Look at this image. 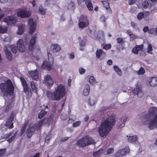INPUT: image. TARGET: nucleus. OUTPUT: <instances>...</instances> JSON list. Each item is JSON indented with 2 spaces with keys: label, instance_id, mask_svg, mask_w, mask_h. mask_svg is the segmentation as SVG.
<instances>
[{
  "label": "nucleus",
  "instance_id": "nucleus-1",
  "mask_svg": "<svg viewBox=\"0 0 157 157\" xmlns=\"http://www.w3.org/2000/svg\"><path fill=\"white\" fill-rule=\"evenodd\" d=\"M141 119L144 124L148 123V128L150 130L155 128L157 126V108H150L147 113H143Z\"/></svg>",
  "mask_w": 157,
  "mask_h": 157
},
{
  "label": "nucleus",
  "instance_id": "nucleus-2",
  "mask_svg": "<svg viewBox=\"0 0 157 157\" xmlns=\"http://www.w3.org/2000/svg\"><path fill=\"white\" fill-rule=\"evenodd\" d=\"M115 122V117L112 115L109 116L102 122L98 129L100 136L105 138L111 130Z\"/></svg>",
  "mask_w": 157,
  "mask_h": 157
},
{
  "label": "nucleus",
  "instance_id": "nucleus-3",
  "mask_svg": "<svg viewBox=\"0 0 157 157\" xmlns=\"http://www.w3.org/2000/svg\"><path fill=\"white\" fill-rule=\"evenodd\" d=\"M65 93V88L61 84H59L55 88V91L53 93L47 91V95L49 100L59 101L64 96Z\"/></svg>",
  "mask_w": 157,
  "mask_h": 157
},
{
  "label": "nucleus",
  "instance_id": "nucleus-4",
  "mask_svg": "<svg viewBox=\"0 0 157 157\" xmlns=\"http://www.w3.org/2000/svg\"><path fill=\"white\" fill-rule=\"evenodd\" d=\"M37 39V34H35L32 36L29 45V50L32 51V54L33 57L36 60L39 59V55L41 53L40 49L39 47L38 46L37 48H33L34 46L35 43Z\"/></svg>",
  "mask_w": 157,
  "mask_h": 157
},
{
  "label": "nucleus",
  "instance_id": "nucleus-5",
  "mask_svg": "<svg viewBox=\"0 0 157 157\" xmlns=\"http://www.w3.org/2000/svg\"><path fill=\"white\" fill-rule=\"evenodd\" d=\"M1 91L4 94L12 96L14 93V87L11 81L8 79L6 83H2L0 84Z\"/></svg>",
  "mask_w": 157,
  "mask_h": 157
},
{
  "label": "nucleus",
  "instance_id": "nucleus-6",
  "mask_svg": "<svg viewBox=\"0 0 157 157\" xmlns=\"http://www.w3.org/2000/svg\"><path fill=\"white\" fill-rule=\"evenodd\" d=\"M48 61L45 60L41 65V68L48 71L51 70V67L53 64V59L52 54L49 52L47 53Z\"/></svg>",
  "mask_w": 157,
  "mask_h": 157
},
{
  "label": "nucleus",
  "instance_id": "nucleus-7",
  "mask_svg": "<svg viewBox=\"0 0 157 157\" xmlns=\"http://www.w3.org/2000/svg\"><path fill=\"white\" fill-rule=\"evenodd\" d=\"M89 25V22L86 15H81L79 17L78 26L80 29H82L85 27H88Z\"/></svg>",
  "mask_w": 157,
  "mask_h": 157
},
{
  "label": "nucleus",
  "instance_id": "nucleus-8",
  "mask_svg": "<svg viewBox=\"0 0 157 157\" xmlns=\"http://www.w3.org/2000/svg\"><path fill=\"white\" fill-rule=\"evenodd\" d=\"M13 113V111L11 112L10 116L7 119L5 124V126L9 129H12L14 127L13 121L16 115L14 114Z\"/></svg>",
  "mask_w": 157,
  "mask_h": 157
},
{
  "label": "nucleus",
  "instance_id": "nucleus-9",
  "mask_svg": "<svg viewBox=\"0 0 157 157\" xmlns=\"http://www.w3.org/2000/svg\"><path fill=\"white\" fill-rule=\"evenodd\" d=\"M82 138L83 142L82 145L84 147L86 146H88L92 144H94L95 143L94 140L88 135H86L83 137Z\"/></svg>",
  "mask_w": 157,
  "mask_h": 157
},
{
  "label": "nucleus",
  "instance_id": "nucleus-10",
  "mask_svg": "<svg viewBox=\"0 0 157 157\" xmlns=\"http://www.w3.org/2000/svg\"><path fill=\"white\" fill-rule=\"evenodd\" d=\"M31 13L26 9H20L17 12V16L21 18H28L31 15Z\"/></svg>",
  "mask_w": 157,
  "mask_h": 157
},
{
  "label": "nucleus",
  "instance_id": "nucleus-11",
  "mask_svg": "<svg viewBox=\"0 0 157 157\" xmlns=\"http://www.w3.org/2000/svg\"><path fill=\"white\" fill-rule=\"evenodd\" d=\"M129 151V149L128 147H125L124 149H120L116 152L114 155L115 157H122L125 155Z\"/></svg>",
  "mask_w": 157,
  "mask_h": 157
},
{
  "label": "nucleus",
  "instance_id": "nucleus-12",
  "mask_svg": "<svg viewBox=\"0 0 157 157\" xmlns=\"http://www.w3.org/2000/svg\"><path fill=\"white\" fill-rule=\"evenodd\" d=\"M29 25L30 26L29 33L32 35L36 28V24L33 19H29L28 21Z\"/></svg>",
  "mask_w": 157,
  "mask_h": 157
},
{
  "label": "nucleus",
  "instance_id": "nucleus-13",
  "mask_svg": "<svg viewBox=\"0 0 157 157\" xmlns=\"http://www.w3.org/2000/svg\"><path fill=\"white\" fill-rule=\"evenodd\" d=\"M4 21L8 25H11L16 23V19L12 16H8L4 19Z\"/></svg>",
  "mask_w": 157,
  "mask_h": 157
},
{
  "label": "nucleus",
  "instance_id": "nucleus-14",
  "mask_svg": "<svg viewBox=\"0 0 157 157\" xmlns=\"http://www.w3.org/2000/svg\"><path fill=\"white\" fill-rule=\"evenodd\" d=\"M44 82L48 86L51 87L54 84V81L51 76L50 75H47L44 78Z\"/></svg>",
  "mask_w": 157,
  "mask_h": 157
},
{
  "label": "nucleus",
  "instance_id": "nucleus-15",
  "mask_svg": "<svg viewBox=\"0 0 157 157\" xmlns=\"http://www.w3.org/2000/svg\"><path fill=\"white\" fill-rule=\"evenodd\" d=\"M37 128V125L36 124H35L32 126L30 125L29 126V128L26 131L27 136L28 137L30 138L31 137Z\"/></svg>",
  "mask_w": 157,
  "mask_h": 157
},
{
  "label": "nucleus",
  "instance_id": "nucleus-16",
  "mask_svg": "<svg viewBox=\"0 0 157 157\" xmlns=\"http://www.w3.org/2000/svg\"><path fill=\"white\" fill-rule=\"evenodd\" d=\"M17 48L18 50L21 52L25 51V48L22 39H19L17 43Z\"/></svg>",
  "mask_w": 157,
  "mask_h": 157
},
{
  "label": "nucleus",
  "instance_id": "nucleus-17",
  "mask_svg": "<svg viewBox=\"0 0 157 157\" xmlns=\"http://www.w3.org/2000/svg\"><path fill=\"white\" fill-rule=\"evenodd\" d=\"M61 49L60 46L57 44H52L51 46V50L53 52H57L61 50Z\"/></svg>",
  "mask_w": 157,
  "mask_h": 157
},
{
  "label": "nucleus",
  "instance_id": "nucleus-18",
  "mask_svg": "<svg viewBox=\"0 0 157 157\" xmlns=\"http://www.w3.org/2000/svg\"><path fill=\"white\" fill-rule=\"evenodd\" d=\"M29 74L33 80L37 81L39 79L38 72L36 70L29 72Z\"/></svg>",
  "mask_w": 157,
  "mask_h": 157
},
{
  "label": "nucleus",
  "instance_id": "nucleus-19",
  "mask_svg": "<svg viewBox=\"0 0 157 157\" xmlns=\"http://www.w3.org/2000/svg\"><path fill=\"white\" fill-rule=\"evenodd\" d=\"M20 79L23 86L24 92H27L28 90L29 86H28L26 81L22 77H20Z\"/></svg>",
  "mask_w": 157,
  "mask_h": 157
},
{
  "label": "nucleus",
  "instance_id": "nucleus-20",
  "mask_svg": "<svg viewBox=\"0 0 157 157\" xmlns=\"http://www.w3.org/2000/svg\"><path fill=\"white\" fill-rule=\"evenodd\" d=\"M149 83L151 86H155L157 85V78L154 77L150 78L149 80Z\"/></svg>",
  "mask_w": 157,
  "mask_h": 157
},
{
  "label": "nucleus",
  "instance_id": "nucleus-21",
  "mask_svg": "<svg viewBox=\"0 0 157 157\" xmlns=\"http://www.w3.org/2000/svg\"><path fill=\"white\" fill-rule=\"evenodd\" d=\"M4 51L7 59L9 61H11L12 60V56L11 52L6 47L5 48Z\"/></svg>",
  "mask_w": 157,
  "mask_h": 157
},
{
  "label": "nucleus",
  "instance_id": "nucleus-22",
  "mask_svg": "<svg viewBox=\"0 0 157 157\" xmlns=\"http://www.w3.org/2000/svg\"><path fill=\"white\" fill-rule=\"evenodd\" d=\"M54 117V115L53 113H51L49 117L47 118H46L45 124H50L52 122Z\"/></svg>",
  "mask_w": 157,
  "mask_h": 157
},
{
  "label": "nucleus",
  "instance_id": "nucleus-23",
  "mask_svg": "<svg viewBox=\"0 0 157 157\" xmlns=\"http://www.w3.org/2000/svg\"><path fill=\"white\" fill-rule=\"evenodd\" d=\"M90 91V87L88 84H86L85 85V88L83 90V94L85 96H87L89 94Z\"/></svg>",
  "mask_w": 157,
  "mask_h": 157
},
{
  "label": "nucleus",
  "instance_id": "nucleus-24",
  "mask_svg": "<svg viewBox=\"0 0 157 157\" xmlns=\"http://www.w3.org/2000/svg\"><path fill=\"white\" fill-rule=\"evenodd\" d=\"M133 93L135 94L138 95L140 94H142L141 89L138 86H136L132 91Z\"/></svg>",
  "mask_w": 157,
  "mask_h": 157
},
{
  "label": "nucleus",
  "instance_id": "nucleus-25",
  "mask_svg": "<svg viewBox=\"0 0 157 157\" xmlns=\"http://www.w3.org/2000/svg\"><path fill=\"white\" fill-rule=\"evenodd\" d=\"M85 3L89 10L92 11L93 10V7L90 0H86Z\"/></svg>",
  "mask_w": 157,
  "mask_h": 157
},
{
  "label": "nucleus",
  "instance_id": "nucleus-26",
  "mask_svg": "<svg viewBox=\"0 0 157 157\" xmlns=\"http://www.w3.org/2000/svg\"><path fill=\"white\" fill-rule=\"evenodd\" d=\"M47 112L45 110V109H42L38 114V118L41 119L47 114Z\"/></svg>",
  "mask_w": 157,
  "mask_h": 157
},
{
  "label": "nucleus",
  "instance_id": "nucleus-27",
  "mask_svg": "<svg viewBox=\"0 0 157 157\" xmlns=\"http://www.w3.org/2000/svg\"><path fill=\"white\" fill-rule=\"evenodd\" d=\"M102 53L104 54H105V52H103L102 49H97L96 52L97 58H99Z\"/></svg>",
  "mask_w": 157,
  "mask_h": 157
},
{
  "label": "nucleus",
  "instance_id": "nucleus-28",
  "mask_svg": "<svg viewBox=\"0 0 157 157\" xmlns=\"http://www.w3.org/2000/svg\"><path fill=\"white\" fill-rule=\"evenodd\" d=\"M102 4L104 6L106 10H108L109 9V11L111 12V10L110 8V6L109 5V3L108 1H102Z\"/></svg>",
  "mask_w": 157,
  "mask_h": 157
},
{
  "label": "nucleus",
  "instance_id": "nucleus-29",
  "mask_svg": "<svg viewBox=\"0 0 157 157\" xmlns=\"http://www.w3.org/2000/svg\"><path fill=\"white\" fill-rule=\"evenodd\" d=\"M127 118H125L123 119L122 121H121L119 122L117 124V127L118 128H121L124 127L125 125V123L127 121Z\"/></svg>",
  "mask_w": 157,
  "mask_h": 157
},
{
  "label": "nucleus",
  "instance_id": "nucleus-30",
  "mask_svg": "<svg viewBox=\"0 0 157 157\" xmlns=\"http://www.w3.org/2000/svg\"><path fill=\"white\" fill-rule=\"evenodd\" d=\"M28 125V123H26L24 124L23 126L22 127L21 129L20 132V136H22L23 134L25 133L27 127Z\"/></svg>",
  "mask_w": 157,
  "mask_h": 157
},
{
  "label": "nucleus",
  "instance_id": "nucleus-31",
  "mask_svg": "<svg viewBox=\"0 0 157 157\" xmlns=\"http://www.w3.org/2000/svg\"><path fill=\"white\" fill-rule=\"evenodd\" d=\"M114 71L120 76L122 75V73L121 69L117 66H115L113 67Z\"/></svg>",
  "mask_w": 157,
  "mask_h": 157
},
{
  "label": "nucleus",
  "instance_id": "nucleus-32",
  "mask_svg": "<svg viewBox=\"0 0 157 157\" xmlns=\"http://www.w3.org/2000/svg\"><path fill=\"white\" fill-rule=\"evenodd\" d=\"M137 137L136 136H130L128 139V141L131 143L135 142L137 140Z\"/></svg>",
  "mask_w": 157,
  "mask_h": 157
},
{
  "label": "nucleus",
  "instance_id": "nucleus-33",
  "mask_svg": "<svg viewBox=\"0 0 157 157\" xmlns=\"http://www.w3.org/2000/svg\"><path fill=\"white\" fill-rule=\"evenodd\" d=\"M31 87L34 93L37 92V88L36 85L35 83H34V82L32 81L30 82Z\"/></svg>",
  "mask_w": 157,
  "mask_h": 157
},
{
  "label": "nucleus",
  "instance_id": "nucleus-34",
  "mask_svg": "<svg viewBox=\"0 0 157 157\" xmlns=\"http://www.w3.org/2000/svg\"><path fill=\"white\" fill-rule=\"evenodd\" d=\"M24 29L23 25H20L18 27V29L17 31V34L18 35H22L24 33Z\"/></svg>",
  "mask_w": 157,
  "mask_h": 157
},
{
  "label": "nucleus",
  "instance_id": "nucleus-35",
  "mask_svg": "<svg viewBox=\"0 0 157 157\" xmlns=\"http://www.w3.org/2000/svg\"><path fill=\"white\" fill-rule=\"evenodd\" d=\"M38 11L40 14L44 15L46 14V10L44 9L42 6H40L39 8Z\"/></svg>",
  "mask_w": 157,
  "mask_h": 157
},
{
  "label": "nucleus",
  "instance_id": "nucleus-36",
  "mask_svg": "<svg viewBox=\"0 0 157 157\" xmlns=\"http://www.w3.org/2000/svg\"><path fill=\"white\" fill-rule=\"evenodd\" d=\"M17 132H15L13 134V135L11 136L10 138H9L7 140V141L9 143H11L15 139L16 135H17Z\"/></svg>",
  "mask_w": 157,
  "mask_h": 157
},
{
  "label": "nucleus",
  "instance_id": "nucleus-37",
  "mask_svg": "<svg viewBox=\"0 0 157 157\" xmlns=\"http://www.w3.org/2000/svg\"><path fill=\"white\" fill-rule=\"evenodd\" d=\"M75 6V4L72 1H71L70 3L68 6L67 9L69 10H73L74 9Z\"/></svg>",
  "mask_w": 157,
  "mask_h": 157
},
{
  "label": "nucleus",
  "instance_id": "nucleus-38",
  "mask_svg": "<svg viewBox=\"0 0 157 157\" xmlns=\"http://www.w3.org/2000/svg\"><path fill=\"white\" fill-rule=\"evenodd\" d=\"M88 103L89 105L91 106H93L95 103L94 97H93L89 98V99Z\"/></svg>",
  "mask_w": 157,
  "mask_h": 157
},
{
  "label": "nucleus",
  "instance_id": "nucleus-39",
  "mask_svg": "<svg viewBox=\"0 0 157 157\" xmlns=\"http://www.w3.org/2000/svg\"><path fill=\"white\" fill-rule=\"evenodd\" d=\"M89 82L92 85H94L96 83V79L93 76L90 77Z\"/></svg>",
  "mask_w": 157,
  "mask_h": 157
},
{
  "label": "nucleus",
  "instance_id": "nucleus-40",
  "mask_svg": "<svg viewBox=\"0 0 157 157\" xmlns=\"http://www.w3.org/2000/svg\"><path fill=\"white\" fill-rule=\"evenodd\" d=\"M7 31V28L6 27H3L0 26V33H5Z\"/></svg>",
  "mask_w": 157,
  "mask_h": 157
},
{
  "label": "nucleus",
  "instance_id": "nucleus-41",
  "mask_svg": "<svg viewBox=\"0 0 157 157\" xmlns=\"http://www.w3.org/2000/svg\"><path fill=\"white\" fill-rule=\"evenodd\" d=\"M82 143H83V140L82 138H81L80 139H79L77 141L76 145L80 147H83L82 145Z\"/></svg>",
  "mask_w": 157,
  "mask_h": 157
},
{
  "label": "nucleus",
  "instance_id": "nucleus-42",
  "mask_svg": "<svg viewBox=\"0 0 157 157\" xmlns=\"http://www.w3.org/2000/svg\"><path fill=\"white\" fill-rule=\"evenodd\" d=\"M12 108V105L10 103L8 104L5 107L4 112L6 113H8Z\"/></svg>",
  "mask_w": 157,
  "mask_h": 157
},
{
  "label": "nucleus",
  "instance_id": "nucleus-43",
  "mask_svg": "<svg viewBox=\"0 0 157 157\" xmlns=\"http://www.w3.org/2000/svg\"><path fill=\"white\" fill-rule=\"evenodd\" d=\"M147 52L150 54H152V51L153 50L152 45L151 44H149L148 45L147 48Z\"/></svg>",
  "mask_w": 157,
  "mask_h": 157
},
{
  "label": "nucleus",
  "instance_id": "nucleus-44",
  "mask_svg": "<svg viewBox=\"0 0 157 157\" xmlns=\"http://www.w3.org/2000/svg\"><path fill=\"white\" fill-rule=\"evenodd\" d=\"M10 48L11 50V51L13 53H16L17 52V48L16 46L13 45H12L10 46Z\"/></svg>",
  "mask_w": 157,
  "mask_h": 157
},
{
  "label": "nucleus",
  "instance_id": "nucleus-45",
  "mask_svg": "<svg viewBox=\"0 0 157 157\" xmlns=\"http://www.w3.org/2000/svg\"><path fill=\"white\" fill-rule=\"evenodd\" d=\"M114 149L113 148H109L106 151H104L103 153L105 155L110 154L113 152Z\"/></svg>",
  "mask_w": 157,
  "mask_h": 157
},
{
  "label": "nucleus",
  "instance_id": "nucleus-46",
  "mask_svg": "<svg viewBox=\"0 0 157 157\" xmlns=\"http://www.w3.org/2000/svg\"><path fill=\"white\" fill-rule=\"evenodd\" d=\"M46 120V118H44L43 119L41 120L38 123V124H36L37 125V128L38 127L39 128H40L42 126L43 124L44 123H45V120Z\"/></svg>",
  "mask_w": 157,
  "mask_h": 157
},
{
  "label": "nucleus",
  "instance_id": "nucleus-47",
  "mask_svg": "<svg viewBox=\"0 0 157 157\" xmlns=\"http://www.w3.org/2000/svg\"><path fill=\"white\" fill-rule=\"evenodd\" d=\"M144 13L143 12H140L137 15V17L138 20H141L144 17Z\"/></svg>",
  "mask_w": 157,
  "mask_h": 157
},
{
  "label": "nucleus",
  "instance_id": "nucleus-48",
  "mask_svg": "<svg viewBox=\"0 0 157 157\" xmlns=\"http://www.w3.org/2000/svg\"><path fill=\"white\" fill-rule=\"evenodd\" d=\"M148 33L149 34L155 35L156 33L155 29L154 28H150Z\"/></svg>",
  "mask_w": 157,
  "mask_h": 157
},
{
  "label": "nucleus",
  "instance_id": "nucleus-49",
  "mask_svg": "<svg viewBox=\"0 0 157 157\" xmlns=\"http://www.w3.org/2000/svg\"><path fill=\"white\" fill-rule=\"evenodd\" d=\"M111 48V44H109L104 45L103 47V49L107 50L110 49Z\"/></svg>",
  "mask_w": 157,
  "mask_h": 157
},
{
  "label": "nucleus",
  "instance_id": "nucleus-50",
  "mask_svg": "<svg viewBox=\"0 0 157 157\" xmlns=\"http://www.w3.org/2000/svg\"><path fill=\"white\" fill-rule=\"evenodd\" d=\"M13 132H10L9 133H6L4 134L2 137V138L3 139H7L9 138L12 135Z\"/></svg>",
  "mask_w": 157,
  "mask_h": 157
},
{
  "label": "nucleus",
  "instance_id": "nucleus-51",
  "mask_svg": "<svg viewBox=\"0 0 157 157\" xmlns=\"http://www.w3.org/2000/svg\"><path fill=\"white\" fill-rule=\"evenodd\" d=\"M86 39H82L79 42V45L81 47H84L86 45Z\"/></svg>",
  "mask_w": 157,
  "mask_h": 157
},
{
  "label": "nucleus",
  "instance_id": "nucleus-52",
  "mask_svg": "<svg viewBox=\"0 0 157 157\" xmlns=\"http://www.w3.org/2000/svg\"><path fill=\"white\" fill-rule=\"evenodd\" d=\"M6 153V149H0V157H3Z\"/></svg>",
  "mask_w": 157,
  "mask_h": 157
},
{
  "label": "nucleus",
  "instance_id": "nucleus-53",
  "mask_svg": "<svg viewBox=\"0 0 157 157\" xmlns=\"http://www.w3.org/2000/svg\"><path fill=\"white\" fill-rule=\"evenodd\" d=\"M145 71L143 68L141 67L139 69L138 71V74L139 75H142L144 74Z\"/></svg>",
  "mask_w": 157,
  "mask_h": 157
},
{
  "label": "nucleus",
  "instance_id": "nucleus-54",
  "mask_svg": "<svg viewBox=\"0 0 157 157\" xmlns=\"http://www.w3.org/2000/svg\"><path fill=\"white\" fill-rule=\"evenodd\" d=\"M81 121H77L73 124V126L75 127H78L81 124Z\"/></svg>",
  "mask_w": 157,
  "mask_h": 157
},
{
  "label": "nucleus",
  "instance_id": "nucleus-55",
  "mask_svg": "<svg viewBox=\"0 0 157 157\" xmlns=\"http://www.w3.org/2000/svg\"><path fill=\"white\" fill-rule=\"evenodd\" d=\"M135 47H136L138 51L141 50L144 48V45L143 44L139 45H136Z\"/></svg>",
  "mask_w": 157,
  "mask_h": 157
},
{
  "label": "nucleus",
  "instance_id": "nucleus-56",
  "mask_svg": "<svg viewBox=\"0 0 157 157\" xmlns=\"http://www.w3.org/2000/svg\"><path fill=\"white\" fill-rule=\"evenodd\" d=\"M100 21L103 23H105L106 18L105 16L103 15H102L100 18Z\"/></svg>",
  "mask_w": 157,
  "mask_h": 157
},
{
  "label": "nucleus",
  "instance_id": "nucleus-57",
  "mask_svg": "<svg viewBox=\"0 0 157 157\" xmlns=\"http://www.w3.org/2000/svg\"><path fill=\"white\" fill-rule=\"evenodd\" d=\"M79 72L80 74H84L86 71L82 67H80L79 68Z\"/></svg>",
  "mask_w": 157,
  "mask_h": 157
},
{
  "label": "nucleus",
  "instance_id": "nucleus-58",
  "mask_svg": "<svg viewBox=\"0 0 157 157\" xmlns=\"http://www.w3.org/2000/svg\"><path fill=\"white\" fill-rule=\"evenodd\" d=\"M143 7L144 8H146L149 5V3L147 1H145L142 4Z\"/></svg>",
  "mask_w": 157,
  "mask_h": 157
},
{
  "label": "nucleus",
  "instance_id": "nucleus-59",
  "mask_svg": "<svg viewBox=\"0 0 157 157\" xmlns=\"http://www.w3.org/2000/svg\"><path fill=\"white\" fill-rule=\"evenodd\" d=\"M132 52L135 54H137L138 53V51L136 47L135 46L132 49Z\"/></svg>",
  "mask_w": 157,
  "mask_h": 157
},
{
  "label": "nucleus",
  "instance_id": "nucleus-60",
  "mask_svg": "<svg viewBox=\"0 0 157 157\" xmlns=\"http://www.w3.org/2000/svg\"><path fill=\"white\" fill-rule=\"evenodd\" d=\"M93 155L94 157H99L100 155V151H98L94 152L93 154Z\"/></svg>",
  "mask_w": 157,
  "mask_h": 157
},
{
  "label": "nucleus",
  "instance_id": "nucleus-61",
  "mask_svg": "<svg viewBox=\"0 0 157 157\" xmlns=\"http://www.w3.org/2000/svg\"><path fill=\"white\" fill-rule=\"evenodd\" d=\"M131 25L132 27L134 29H136L137 27V25L136 23L135 22L133 21H132L131 22Z\"/></svg>",
  "mask_w": 157,
  "mask_h": 157
},
{
  "label": "nucleus",
  "instance_id": "nucleus-62",
  "mask_svg": "<svg viewBox=\"0 0 157 157\" xmlns=\"http://www.w3.org/2000/svg\"><path fill=\"white\" fill-rule=\"evenodd\" d=\"M25 93H27L28 95V96H29L30 97H31V96L32 94V92L31 91V90H29V87H28V90H27V92H25Z\"/></svg>",
  "mask_w": 157,
  "mask_h": 157
},
{
  "label": "nucleus",
  "instance_id": "nucleus-63",
  "mask_svg": "<svg viewBox=\"0 0 157 157\" xmlns=\"http://www.w3.org/2000/svg\"><path fill=\"white\" fill-rule=\"evenodd\" d=\"M123 41L122 38L120 37L118 38L117 39V41L118 43L120 44Z\"/></svg>",
  "mask_w": 157,
  "mask_h": 157
},
{
  "label": "nucleus",
  "instance_id": "nucleus-64",
  "mask_svg": "<svg viewBox=\"0 0 157 157\" xmlns=\"http://www.w3.org/2000/svg\"><path fill=\"white\" fill-rule=\"evenodd\" d=\"M149 30V29L148 26H145L144 28L143 31L144 33H146L147 32H148Z\"/></svg>",
  "mask_w": 157,
  "mask_h": 157
}]
</instances>
